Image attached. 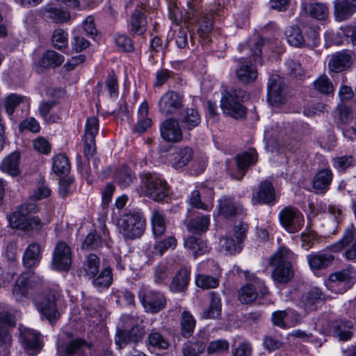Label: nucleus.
I'll use <instances>...</instances> for the list:
<instances>
[{"label": "nucleus", "instance_id": "obj_9", "mask_svg": "<svg viewBox=\"0 0 356 356\" xmlns=\"http://www.w3.org/2000/svg\"><path fill=\"white\" fill-rule=\"evenodd\" d=\"M279 221L282 227L289 233H296L305 223L302 213L293 207H284L278 214Z\"/></svg>", "mask_w": 356, "mask_h": 356}, {"label": "nucleus", "instance_id": "obj_35", "mask_svg": "<svg viewBox=\"0 0 356 356\" xmlns=\"http://www.w3.org/2000/svg\"><path fill=\"white\" fill-rule=\"evenodd\" d=\"M130 32L134 35H143L146 31V17L141 10H136L130 18Z\"/></svg>", "mask_w": 356, "mask_h": 356}, {"label": "nucleus", "instance_id": "obj_49", "mask_svg": "<svg viewBox=\"0 0 356 356\" xmlns=\"http://www.w3.org/2000/svg\"><path fill=\"white\" fill-rule=\"evenodd\" d=\"M177 245V240L173 236H170L164 239L158 240L154 244V254L163 255L169 250H174Z\"/></svg>", "mask_w": 356, "mask_h": 356}, {"label": "nucleus", "instance_id": "obj_10", "mask_svg": "<svg viewBox=\"0 0 356 356\" xmlns=\"http://www.w3.org/2000/svg\"><path fill=\"white\" fill-rule=\"evenodd\" d=\"M252 280L241 288L238 291V298L243 304H250L256 300L259 296L264 297L268 293V289L264 282L254 275L250 276Z\"/></svg>", "mask_w": 356, "mask_h": 356}, {"label": "nucleus", "instance_id": "obj_32", "mask_svg": "<svg viewBox=\"0 0 356 356\" xmlns=\"http://www.w3.org/2000/svg\"><path fill=\"white\" fill-rule=\"evenodd\" d=\"M285 35L288 43L293 47L302 48L309 44L308 38L302 35L300 28L296 26L287 28Z\"/></svg>", "mask_w": 356, "mask_h": 356}, {"label": "nucleus", "instance_id": "obj_20", "mask_svg": "<svg viewBox=\"0 0 356 356\" xmlns=\"http://www.w3.org/2000/svg\"><path fill=\"white\" fill-rule=\"evenodd\" d=\"M275 190L272 183L268 180L261 182L258 190L253 193L252 202L253 204H273L275 202Z\"/></svg>", "mask_w": 356, "mask_h": 356}, {"label": "nucleus", "instance_id": "obj_36", "mask_svg": "<svg viewBox=\"0 0 356 356\" xmlns=\"http://www.w3.org/2000/svg\"><path fill=\"white\" fill-rule=\"evenodd\" d=\"M115 181L121 188H127L136 181V176L130 168L122 166L115 171Z\"/></svg>", "mask_w": 356, "mask_h": 356}, {"label": "nucleus", "instance_id": "obj_40", "mask_svg": "<svg viewBox=\"0 0 356 356\" xmlns=\"http://www.w3.org/2000/svg\"><path fill=\"white\" fill-rule=\"evenodd\" d=\"M90 346L83 339L72 340L65 348V356H86Z\"/></svg>", "mask_w": 356, "mask_h": 356}, {"label": "nucleus", "instance_id": "obj_37", "mask_svg": "<svg viewBox=\"0 0 356 356\" xmlns=\"http://www.w3.org/2000/svg\"><path fill=\"white\" fill-rule=\"evenodd\" d=\"M180 121L186 129L191 130L200 123L201 118L195 108H186L180 114Z\"/></svg>", "mask_w": 356, "mask_h": 356}, {"label": "nucleus", "instance_id": "obj_22", "mask_svg": "<svg viewBox=\"0 0 356 356\" xmlns=\"http://www.w3.org/2000/svg\"><path fill=\"white\" fill-rule=\"evenodd\" d=\"M162 138L168 142L177 143L182 139V131L176 119L168 118L160 126Z\"/></svg>", "mask_w": 356, "mask_h": 356}, {"label": "nucleus", "instance_id": "obj_41", "mask_svg": "<svg viewBox=\"0 0 356 356\" xmlns=\"http://www.w3.org/2000/svg\"><path fill=\"white\" fill-rule=\"evenodd\" d=\"M93 286L99 290L108 289L113 281L112 270L110 267L104 268L95 277H91Z\"/></svg>", "mask_w": 356, "mask_h": 356}, {"label": "nucleus", "instance_id": "obj_43", "mask_svg": "<svg viewBox=\"0 0 356 356\" xmlns=\"http://www.w3.org/2000/svg\"><path fill=\"white\" fill-rule=\"evenodd\" d=\"M196 321L188 311H184L181 314V334L185 338L190 337L194 332Z\"/></svg>", "mask_w": 356, "mask_h": 356}, {"label": "nucleus", "instance_id": "obj_51", "mask_svg": "<svg viewBox=\"0 0 356 356\" xmlns=\"http://www.w3.org/2000/svg\"><path fill=\"white\" fill-rule=\"evenodd\" d=\"M193 150L191 148L186 147L177 150L173 155L174 167L180 168L186 165L191 160Z\"/></svg>", "mask_w": 356, "mask_h": 356}, {"label": "nucleus", "instance_id": "obj_46", "mask_svg": "<svg viewBox=\"0 0 356 356\" xmlns=\"http://www.w3.org/2000/svg\"><path fill=\"white\" fill-rule=\"evenodd\" d=\"M63 61V56L53 50H49L42 54L40 65L43 67H55L60 65Z\"/></svg>", "mask_w": 356, "mask_h": 356}, {"label": "nucleus", "instance_id": "obj_33", "mask_svg": "<svg viewBox=\"0 0 356 356\" xmlns=\"http://www.w3.org/2000/svg\"><path fill=\"white\" fill-rule=\"evenodd\" d=\"M333 175L330 169L325 168L318 171L312 181L313 188L321 193L327 191L332 180Z\"/></svg>", "mask_w": 356, "mask_h": 356}, {"label": "nucleus", "instance_id": "obj_62", "mask_svg": "<svg viewBox=\"0 0 356 356\" xmlns=\"http://www.w3.org/2000/svg\"><path fill=\"white\" fill-rule=\"evenodd\" d=\"M355 160L351 155H344L332 159V165L339 172H344L347 168L353 167Z\"/></svg>", "mask_w": 356, "mask_h": 356}, {"label": "nucleus", "instance_id": "obj_31", "mask_svg": "<svg viewBox=\"0 0 356 356\" xmlns=\"http://www.w3.org/2000/svg\"><path fill=\"white\" fill-rule=\"evenodd\" d=\"M43 16L55 23H64L70 18V13L65 9L58 8L52 4H47L42 8Z\"/></svg>", "mask_w": 356, "mask_h": 356}, {"label": "nucleus", "instance_id": "obj_58", "mask_svg": "<svg viewBox=\"0 0 356 356\" xmlns=\"http://www.w3.org/2000/svg\"><path fill=\"white\" fill-rule=\"evenodd\" d=\"M104 236H99L95 233H89L83 242L82 248L83 249H95L102 246L104 241H106L108 238L105 231H104Z\"/></svg>", "mask_w": 356, "mask_h": 356}, {"label": "nucleus", "instance_id": "obj_2", "mask_svg": "<svg viewBox=\"0 0 356 356\" xmlns=\"http://www.w3.org/2000/svg\"><path fill=\"white\" fill-rule=\"evenodd\" d=\"M145 225L144 216L136 211L124 213L118 220L120 232L129 240L140 238L145 232Z\"/></svg>", "mask_w": 356, "mask_h": 356}, {"label": "nucleus", "instance_id": "obj_47", "mask_svg": "<svg viewBox=\"0 0 356 356\" xmlns=\"http://www.w3.org/2000/svg\"><path fill=\"white\" fill-rule=\"evenodd\" d=\"M306 12L313 18L323 20L328 17L329 9L326 4L312 3L305 7Z\"/></svg>", "mask_w": 356, "mask_h": 356}, {"label": "nucleus", "instance_id": "obj_1", "mask_svg": "<svg viewBox=\"0 0 356 356\" xmlns=\"http://www.w3.org/2000/svg\"><path fill=\"white\" fill-rule=\"evenodd\" d=\"M296 255L289 248L281 246L273 254L270 265L273 267L271 277L277 284H286L294 276L293 264Z\"/></svg>", "mask_w": 356, "mask_h": 356}, {"label": "nucleus", "instance_id": "obj_29", "mask_svg": "<svg viewBox=\"0 0 356 356\" xmlns=\"http://www.w3.org/2000/svg\"><path fill=\"white\" fill-rule=\"evenodd\" d=\"M352 328V322L337 320L331 323L330 332L340 340L346 341L353 336Z\"/></svg>", "mask_w": 356, "mask_h": 356}, {"label": "nucleus", "instance_id": "obj_38", "mask_svg": "<svg viewBox=\"0 0 356 356\" xmlns=\"http://www.w3.org/2000/svg\"><path fill=\"white\" fill-rule=\"evenodd\" d=\"M149 111L148 104L143 102L138 110V121L135 127V131L138 134L145 132L152 125V119L147 117Z\"/></svg>", "mask_w": 356, "mask_h": 356}, {"label": "nucleus", "instance_id": "obj_8", "mask_svg": "<svg viewBox=\"0 0 356 356\" xmlns=\"http://www.w3.org/2000/svg\"><path fill=\"white\" fill-rule=\"evenodd\" d=\"M241 92L242 91L236 89L222 92L220 106L225 114L236 119L242 118L245 116V108L239 102Z\"/></svg>", "mask_w": 356, "mask_h": 356}, {"label": "nucleus", "instance_id": "obj_60", "mask_svg": "<svg viewBox=\"0 0 356 356\" xmlns=\"http://www.w3.org/2000/svg\"><path fill=\"white\" fill-rule=\"evenodd\" d=\"M314 88L324 95H330L334 92V86L332 81L326 75L321 76L314 82Z\"/></svg>", "mask_w": 356, "mask_h": 356}, {"label": "nucleus", "instance_id": "obj_61", "mask_svg": "<svg viewBox=\"0 0 356 356\" xmlns=\"http://www.w3.org/2000/svg\"><path fill=\"white\" fill-rule=\"evenodd\" d=\"M54 47L58 49H63L67 47L68 34L61 29L54 30L51 36Z\"/></svg>", "mask_w": 356, "mask_h": 356}, {"label": "nucleus", "instance_id": "obj_59", "mask_svg": "<svg viewBox=\"0 0 356 356\" xmlns=\"http://www.w3.org/2000/svg\"><path fill=\"white\" fill-rule=\"evenodd\" d=\"M140 321L139 318L135 316L130 314H124L121 316L120 323L118 325V337L124 333L127 332L128 330H130L131 327H134Z\"/></svg>", "mask_w": 356, "mask_h": 356}, {"label": "nucleus", "instance_id": "obj_18", "mask_svg": "<svg viewBox=\"0 0 356 356\" xmlns=\"http://www.w3.org/2000/svg\"><path fill=\"white\" fill-rule=\"evenodd\" d=\"M356 60V55L348 51H341L333 54L328 62L330 71L340 72L349 68Z\"/></svg>", "mask_w": 356, "mask_h": 356}, {"label": "nucleus", "instance_id": "obj_27", "mask_svg": "<svg viewBox=\"0 0 356 356\" xmlns=\"http://www.w3.org/2000/svg\"><path fill=\"white\" fill-rule=\"evenodd\" d=\"M20 154L13 152L6 156L0 163V170L13 177L19 174Z\"/></svg>", "mask_w": 356, "mask_h": 356}, {"label": "nucleus", "instance_id": "obj_21", "mask_svg": "<svg viewBox=\"0 0 356 356\" xmlns=\"http://www.w3.org/2000/svg\"><path fill=\"white\" fill-rule=\"evenodd\" d=\"M20 339L29 355L37 354L41 348L39 334L31 328H20Z\"/></svg>", "mask_w": 356, "mask_h": 356}, {"label": "nucleus", "instance_id": "obj_13", "mask_svg": "<svg viewBox=\"0 0 356 356\" xmlns=\"http://www.w3.org/2000/svg\"><path fill=\"white\" fill-rule=\"evenodd\" d=\"M286 85L282 78L272 75L268 83V101L273 106H279L286 100Z\"/></svg>", "mask_w": 356, "mask_h": 356}, {"label": "nucleus", "instance_id": "obj_6", "mask_svg": "<svg viewBox=\"0 0 356 356\" xmlns=\"http://www.w3.org/2000/svg\"><path fill=\"white\" fill-rule=\"evenodd\" d=\"M187 6L188 15L197 19L198 33L202 38L207 36L213 29V14L203 12L200 0L188 1Z\"/></svg>", "mask_w": 356, "mask_h": 356}, {"label": "nucleus", "instance_id": "obj_15", "mask_svg": "<svg viewBox=\"0 0 356 356\" xmlns=\"http://www.w3.org/2000/svg\"><path fill=\"white\" fill-rule=\"evenodd\" d=\"M139 298L146 311L151 313L159 312L166 305L164 295L159 291H149L143 295L140 294Z\"/></svg>", "mask_w": 356, "mask_h": 356}, {"label": "nucleus", "instance_id": "obj_23", "mask_svg": "<svg viewBox=\"0 0 356 356\" xmlns=\"http://www.w3.org/2000/svg\"><path fill=\"white\" fill-rule=\"evenodd\" d=\"M325 36L336 44H342L343 39H345L348 42H350L354 46H356V24L342 26L336 33L327 31Z\"/></svg>", "mask_w": 356, "mask_h": 356}, {"label": "nucleus", "instance_id": "obj_7", "mask_svg": "<svg viewBox=\"0 0 356 356\" xmlns=\"http://www.w3.org/2000/svg\"><path fill=\"white\" fill-rule=\"evenodd\" d=\"M257 159L255 150L245 152L238 154L235 161H226V170L229 176L236 180H241L243 177L247 169Z\"/></svg>", "mask_w": 356, "mask_h": 356}, {"label": "nucleus", "instance_id": "obj_11", "mask_svg": "<svg viewBox=\"0 0 356 356\" xmlns=\"http://www.w3.org/2000/svg\"><path fill=\"white\" fill-rule=\"evenodd\" d=\"M346 247L344 257L350 261L356 260V228L353 225L345 230L341 240L327 247L333 252H339Z\"/></svg>", "mask_w": 356, "mask_h": 356}, {"label": "nucleus", "instance_id": "obj_52", "mask_svg": "<svg viewBox=\"0 0 356 356\" xmlns=\"http://www.w3.org/2000/svg\"><path fill=\"white\" fill-rule=\"evenodd\" d=\"M266 40L264 38H258L257 40H250L248 44H240L238 49L240 51L245 49H250L252 56L254 57L255 63H260L261 50V47L264 45Z\"/></svg>", "mask_w": 356, "mask_h": 356}, {"label": "nucleus", "instance_id": "obj_48", "mask_svg": "<svg viewBox=\"0 0 356 356\" xmlns=\"http://www.w3.org/2000/svg\"><path fill=\"white\" fill-rule=\"evenodd\" d=\"M184 246L196 257L207 251V246L200 238L190 236L184 241Z\"/></svg>", "mask_w": 356, "mask_h": 356}, {"label": "nucleus", "instance_id": "obj_5", "mask_svg": "<svg viewBox=\"0 0 356 356\" xmlns=\"http://www.w3.org/2000/svg\"><path fill=\"white\" fill-rule=\"evenodd\" d=\"M142 183L145 195L156 202L163 201L170 194L168 183L158 175L147 173Z\"/></svg>", "mask_w": 356, "mask_h": 356}, {"label": "nucleus", "instance_id": "obj_64", "mask_svg": "<svg viewBox=\"0 0 356 356\" xmlns=\"http://www.w3.org/2000/svg\"><path fill=\"white\" fill-rule=\"evenodd\" d=\"M188 204L193 207L204 211H210L213 205V204L204 203L201 200L200 193L197 191H193L188 200Z\"/></svg>", "mask_w": 356, "mask_h": 356}, {"label": "nucleus", "instance_id": "obj_63", "mask_svg": "<svg viewBox=\"0 0 356 356\" xmlns=\"http://www.w3.org/2000/svg\"><path fill=\"white\" fill-rule=\"evenodd\" d=\"M15 324V316L7 305L0 303V327H13Z\"/></svg>", "mask_w": 356, "mask_h": 356}, {"label": "nucleus", "instance_id": "obj_50", "mask_svg": "<svg viewBox=\"0 0 356 356\" xmlns=\"http://www.w3.org/2000/svg\"><path fill=\"white\" fill-rule=\"evenodd\" d=\"M52 168L57 175H67L71 168L67 157L62 154L56 155L54 158Z\"/></svg>", "mask_w": 356, "mask_h": 356}, {"label": "nucleus", "instance_id": "obj_45", "mask_svg": "<svg viewBox=\"0 0 356 356\" xmlns=\"http://www.w3.org/2000/svg\"><path fill=\"white\" fill-rule=\"evenodd\" d=\"M99 257L94 254H90L84 261L83 269L88 277H95L99 272Z\"/></svg>", "mask_w": 356, "mask_h": 356}, {"label": "nucleus", "instance_id": "obj_44", "mask_svg": "<svg viewBox=\"0 0 356 356\" xmlns=\"http://www.w3.org/2000/svg\"><path fill=\"white\" fill-rule=\"evenodd\" d=\"M153 234L155 237L161 236L166 230L164 215L158 210H154L151 217Z\"/></svg>", "mask_w": 356, "mask_h": 356}, {"label": "nucleus", "instance_id": "obj_26", "mask_svg": "<svg viewBox=\"0 0 356 356\" xmlns=\"http://www.w3.org/2000/svg\"><path fill=\"white\" fill-rule=\"evenodd\" d=\"M356 11V0H336L334 3L335 17L338 21L350 18Z\"/></svg>", "mask_w": 356, "mask_h": 356}, {"label": "nucleus", "instance_id": "obj_42", "mask_svg": "<svg viewBox=\"0 0 356 356\" xmlns=\"http://www.w3.org/2000/svg\"><path fill=\"white\" fill-rule=\"evenodd\" d=\"M211 302L208 309L202 312L204 318H216L220 316L221 312V300L215 292L210 293Z\"/></svg>", "mask_w": 356, "mask_h": 356}, {"label": "nucleus", "instance_id": "obj_54", "mask_svg": "<svg viewBox=\"0 0 356 356\" xmlns=\"http://www.w3.org/2000/svg\"><path fill=\"white\" fill-rule=\"evenodd\" d=\"M144 334L143 327L140 325V322L134 327H131L128 330L127 332H125L119 337V340L123 342H138L140 340Z\"/></svg>", "mask_w": 356, "mask_h": 356}, {"label": "nucleus", "instance_id": "obj_4", "mask_svg": "<svg viewBox=\"0 0 356 356\" xmlns=\"http://www.w3.org/2000/svg\"><path fill=\"white\" fill-rule=\"evenodd\" d=\"M57 298L58 294L54 291L49 290L38 295L33 300L41 316L51 323L60 317L56 305Z\"/></svg>", "mask_w": 356, "mask_h": 356}, {"label": "nucleus", "instance_id": "obj_53", "mask_svg": "<svg viewBox=\"0 0 356 356\" xmlns=\"http://www.w3.org/2000/svg\"><path fill=\"white\" fill-rule=\"evenodd\" d=\"M147 341L148 346L159 349L165 350L170 346L169 341L156 330L151 331L148 334Z\"/></svg>", "mask_w": 356, "mask_h": 356}, {"label": "nucleus", "instance_id": "obj_28", "mask_svg": "<svg viewBox=\"0 0 356 356\" xmlns=\"http://www.w3.org/2000/svg\"><path fill=\"white\" fill-rule=\"evenodd\" d=\"M240 62L241 66L236 72L238 79L243 83L254 82L258 76V72L255 67L243 58L240 59Z\"/></svg>", "mask_w": 356, "mask_h": 356}, {"label": "nucleus", "instance_id": "obj_14", "mask_svg": "<svg viewBox=\"0 0 356 356\" xmlns=\"http://www.w3.org/2000/svg\"><path fill=\"white\" fill-rule=\"evenodd\" d=\"M72 265V252L70 246L63 241L56 243L51 261L52 268L57 270H68Z\"/></svg>", "mask_w": 356, "mask_h": 356}, {"label": "nucleus", "instance_id": "obj_19", "mask_svg": "<svg viewBox=\"0 0 356 356\" xmlns=\"http://www.w3.org/2000/svg\"><path fill=\"white\" fill-rule=\"evenodd\" d=\"M38 211V207L35 203H26L21 205L16 211L9 218L10 225L14 228H24L26 222V218L31 217L32 213H35Z\"/></svg>", "mask_w": 356, "mask_h": 356}, {"label": "nucleus", "instance_id": "obj_3", "mask_svg": "<svg viewBox=\"0 0 356 356\" xmlns=\"http://www.w3.org/2000/svg\"><path fill=\"white\" fill-rule=\"evenodd\" d=\"M43 280L33 271L22 273L17 278L13 289V295L17 301L27 298L31 291L39 289L43 285Z\"/></svg>", "mask_w": 356, "mask_h": 356}, {"label": "nucleus", "instance_id": "obj_34", "mask_svg": "<svg viewBox=\"0 0 356 356\" xmlns=\"http://www.w3.org/2000/svg\"><path fill=\"white\" fill-rule=\"evenodd\" d=\"M41 259V250L37 243L30 244L23 255L24 266L30 268L39 264Z\"/></svg>", "mask_w": 356, "mask_h": 356}, {"label": "nucleus", "instance_id": "obj_57", "mask_svg": "<svg viewBox=\"0 0 356 356\" xmlns=\"http://www.w3.org/2000/svg\"><path fill=\"white\" fill-rule=\"evenodd\" d=\"M220 248L221 251H225L226 254H234L241 252L243 245L238 241H234L232 238L227 236L220 238Z\"/></svg>", "mask_w": 356, "mask_h": 356}, {"label": "nucleus", "instance_id": "obj_24", "mask_svg": "<svg viewBox=\"0 0 356 356\" xmlns=\"http://www.w3.org/2000/svg\"><path fill=\"white\" fill-rule=\"evenodd\" d=\"M207 341L205 332L198 333L194 340L184 343L181 348L183 356H198L204 351Z\"/></svg>", "mask_w": 356, "mask_h": 356}, {"label": "nucleus", "instance_id": "obj_25", "mask_svg": "<svg viewBox=\"0 0 356 356\" xmlns=\"http://www.w3.org/2000/svg\"><path fill=\"white\" fill-rule=\"evenodd\" d=\"M332 254L326 252H313L307 256V261L312 270H319L328 267L334 261Z\"/></svg>", "mask_w": 356, "mask_h": 356}, {"label": "nucleus", "instance_id": "obj_56", "mask_svg": "<svg viewBox=\"0 0 356 356\" xmlns=\"http://www.w3.org/2000/svg\"><path fill=\"white\" fill-rule=\"evenodd\" d=\"M322 292L318 288H312L302 296V302L306 310L312 309V307L321 298Z\"/></svg>", "mask_w": 356, "mask_h": 356}, {"label": "nucleus", "instance_id": "obj_55", "mask_svg": "<svg viewBox=\"0 0 356 356\" xmlns=\"http://www.w3.org/2000/svg\"><path fill=\"white\" fill-rule=\"evenodd\" d=\"M195 284L203 289H214L219 285V280L215 277L199 273L195 275Z\"/></svg>", "mask_w": 356, "mask_h": 356}, {"label": "nucleus", "instance_id": "obj_12", "mask_svg": "<svg viewBox=\"0 0 356 356\" xmlns=\"http://www.w3.org/2000/svg\"><path fill=\"white\" fill-rule=\"evenodd\" d=\"M356 279V269L349 267L330 275V288L335 293H343L352 286Z\"/></svg>", "mask_w": 356, "mask_h": 356}, {"label": "nucleus", "instance_id": "obj_17", "mask_svg": "<svg viewBox=\"0 0 356 356\" xmlns=\"http://www.w3.org/2000/svg\"><path fill=\"white\" fill-rule=\"evenodd\" d=\"M182 106V97L174 91L165 92L159 102V111L165 115L176 113Z\"/></svg>", "mask_w": 356, "mask_h": 356}, {"label": "nucleus", "instance_id": "obj_16", "mask_svg": "<svg viewBox=\"0 0 356 356\" xmlns=\"http://www.w3.org/2000/svg\"><path fill=\"white\" fill-rule=\"evenodd\" d=\"M218 215L224 218H230L243 213L242 204L234 197L224 195L218 200Z\"/></svg>", "mask_w": 356, "mask_h": 356}, {"label": "nucleus", "instance_id": "obj_30", "mask_svg": "<svg viewBox=\"0 0 356 356\" xmlns=\"http://www.w3.org/2000/svg\"><path fill=\"white\" fill-rule=\"evenodd\" d=\"M191 270L186 267L180 268L172 277L170 284V289L175 293L184 291L190 280Z\"/></svg>", "mask_w": 356, "mask_h": 356}, {"label": "nucleus", "instance_id": "obj_39", "mask_svg": "<svg viewBox=\"0 0 356 356\" xmlns=\"http://www.w3.org/2000/svg\"><path fill=\"white\" fill-rule=\"evenodd\" d=\"M210 224L209 215H203L192 218L187 225V229L195 234L205 232Z\"/></svg>", "mask_w": 356, "mask_h": 356}]
</instances>
